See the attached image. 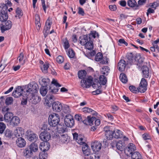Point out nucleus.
<instances>
[{"label": "nucleus", "instance_id": "f257e3e1", "mask_svg": "<svg viewBox=\"0 0 159 159\" xmlns=\"http://www.w3.org/2000/svg\"><path fill=\"white\" fill-rule=\"evenodd\" d=\"M127 64L132 65L135 64L138 66V68H141L142 66V63L143 62V58L139 54H136L134 55L132 53H128L126 56Z\"/></svg>", "mask_w": 159, "mask_h": 159}, {"label": "nucleus", "instance_id": "f03ea898", "mask_svg": "<svg viewBox=\"0 0 159 159\" xmlns=\"http://www.w3.org/2000/svg\"><path fill=\"white\" fill-rule=\"evenodd\" d=\"M81 86L84 88H88L91 85L93 88L97 89H100L101 84L98 80L96 79L93 80L92 77L90 76L86 80H81L80 82Z\"/></svg>", "mask_w": 159, "mask_h": 159}, {"label": "nucleus", "instance_id": "7ed1b4c3", "mask_svg": "<svg viewBox=\"0 0 159 159\" xmlns=\"http://www.w3.org/2000/svg\"><path fill=\"white\" fill-rule=\"evenodd\" d=\"M147 82L146 80L144 78L141 79L139 84V86L138 88H136L134 86H130L129 89L132 92L134 93L137 92H140L141 93H144L147 90Z\"/></svg>", "mask_w": 159, "mask_h": 159}, {"label": "nucleus", "instance_id": "20e7f679", "mask_svg": "<svg viewBox=\"0 0 159 159\" xmlns=\"http://www.w3.org/2000/svg\"><path fill=\"white\" fill-rule=\"evenodd\" d=\"M59 115L57 114L53 113L50 115L48 117V121L49 125L52 127H56L60 121Z\"/></svg>", "mask_w": 159, "mask_h": 159}, {"label": "nucleus", "instance_id": "39448f33", "mask_svg": "<svg viewBox=\"0 0 159 159\" xmlns=\"http://www.w3.org/2000/svg\"><path fill=\"white\" fill-rule=\"evenodd\" d=\"M39 88L38 85L36 84H28V89L26 90V95L29 96L30 95L36 94L38 91Z\"/></svg>", "mask_w": 159, "mask_h": 159}, {"label": "nucleus", "instance_id": "423d86ee", "mask_svg": "<svg viewBox=\"0 0 159 159\" xmlns=\"http://www.w3.org/2000/svg\"><path fill=\"white\" fill-rule=\"evenodd\" d=\"M7 8V6L6 4L4 5L2 7L0 14V20L2 22L8 19Z\"/></svg>", "mask_w": 159, "mask_h": 159}, {"label": "nucleus", "instance_id": "0eeeda50", "mask_svg": "<svg viewBox=\"0 0 159 159\" xmlns=\"http://www.w3.org/2000/svg\"><path fill=\"white\" fill-rule=\"evenodd\" d=\"M64 122L66 126L72 127L74 124V120L73 116L70 114L66 115L64 119Z\"/></svg>", "mask_w": 159, "mask_h": 159}, {"label": "nucleus", "instance_id": "6e6552de", "mask_svg": "<svg viewBox=\"0 0 159 159\" xmlns=\"http://www.w3.org/2000/svg\"><path fill=\"white\" fill-rule=\"evenodd\" d=\"M50 131H43L39 135L40 139L44 142H47L51 138Z\"/></svg>", "mask_w": 159, "mask_h": 159}, {"label": "nucleus", "instance_id": "1a4fd4ad", "mask_svg": "<svg viewBox=\"0 0 159 159\" xmlns=\"http://www.w3.org/2000/svg\"><path fill=\"white\" fill-rule=\"evenodd\" d=\"M36 94L30 95L31 97H29L28 101L29 102L35 104L40 101L41 99V98Z\"/></svg>", "mask_w": 159, "mask_h": 159}, {"label": "nucleus", "instance_id": "9d476101", "mask_svg": "<svg viewBox=\"0 0 159 159\" xmlns=\"http://www.w3.org/2000/svg\"><path fill=\"white\" fill-rule=\"evenodd\" d=\"M104 130L105 131V135L107 139L108 140L112 139L114 137L113 131L110 130L107 126L104 128Z\"/></svg>", "mask_w": 159, "mask_h": 159}, {"label": "nucleus", "instance_id": "9b49d317", "mask_svg": "<svg viewBox=\"0 0 159 159\" xmlns=\"http://www.w3.org/2000/svg\"><path fill=\"white\" fill-rule=\"evenodd\" d=\"M12 23L11 21L8 20L6 22L4 25H1V32L4 33L5 31L10 29L12 26Z\"/></svg>", "mask_w": 159, "mask_h": 159}, {"label": "nucleus", "instance_id": "f8f14e48", "mask_svg": "<svg viewBox=\"0 0 159 159\" xmlns=\"http://www.w3.org/2000/svg\"><path fill=\"white\" fill-rule=\"evenodd\" d=\"M52 106L53 110L55 112H59L62 110V105L61 103L59 102H53L52 104Z\"/></svg>", "mask_w": 159, "mask_h": 159}, {"label": "nucleus", "instance_id": "ddd939ff", "mask_svg": "<svg viewBox=\"0 0 159 159\" xmlns=\"http://www.w3.org/2000/svg\"><path fill=\"white\" fill-rule=\"evenodd\" d=\"M20 121V119L18 117L16 116H13L9 122L10 125L13 127H15L18 125Z\"/></svg>", "mask_w": 159, "mask_h": 159}, {"label": "nucleus", "instance_id": "4468645a", "mask_svg": "<svg viewBox=\"0 0 159 159\" xmlns=\"http://www.w3.org/2000/svg\"><path fill=\"white\" fill-rule=\"evenodd\" d=\"M136 149L135 145L132 143H129L127 147L125 149V153H126L127 154H132L133 151H134Z\"/></svg>", "mask_w": 159, "mask_h": 159}, {"label": "nucleus", "instance_id": "2eb2a0df", "mask_svg": "<svg viewBox=\"0 0 159 159\" xmlns=\"http://www.w3.org/2000/svg\"><path fill=\"white\" fill-rule=\"evenodd\" d=\"M27 132V138L29 141H35L37 140L38 136L35 134L31 131H28Z\"/></svg>", "mask_w": 159, "mask_h": 159}, {"label": "nucleus", "instance_id": "dca6fc26", "mask_svg": "<svg viewBox=\"0 0 159 159\" xmlns=\"http://www.w3.org/2000/svg\"><path fill=\"white\" fill-rule=\"evenodd\" d=\"M90 40V37H89L87 35H83L81 36L79 38L80 43L81 45L84 46Z\"/></svg>", "mask_w": 159, "mask_h": 159}, {"label": "nucleus", "instance_id": "f3484780", "mask_svg": "<svg viewBox=\"0 0 159 159\" xmlns=\"http://www.w3.org/2000/svg\"><path fill=\"white\" fill-rule=\"evenodd\" d=\"M101 143L98 142L93 143L91 145V147L93 151L95 152L99 151L101 149Z\"/></svg>", "mask_w": 159, "mask_h": 159}, {"label": "nucleus", "instance_id": "a211bd4d", "mask_svg": "<svg viewBox=\"0 0 159 159\" xmlns=\"http://www.w3.org/2000/svg\"><path fill=\"white\" fill-rule=\"evenodd\" d=\"M23 153L24 156L26 158H30L34 155L32 152L30 150L28 147L24 149Z\"/></svg>", "mask_w": 159, "mask_h": 159}, {"label": "nucleus", "instance_id": "6ab92c4d", "mask_svg": "<svg viewBox=\"0 0 159 159\" xmlns=\"http://www.w3.org/2000/svg\"><path fill=\"white\" fill-rule=\"evenodd\" d=\"M50 18H48L45 23V27L44 28V31H45L46 33L48 34L49 32V29L50 28L52 24V22L50 19Z\"/></svg>", "mask_w": 159, "mask_h": 159}, {"label": "nucleus", "instance_id": "aec40b11", "mask_svg": "<svg viewBox=\"0 0 159 159\" xmlns=\"http://www.w3.org/2000/svg\"><path fill=\"white\" fill-rule=\"evenodd\" d=\"M16 144L20 148L24 147L26 145V142L25 139L21 137L18 138L16 141Z\"/></svg>", "mask_w": 159, "mask_h": 159}, {"label": "nucleus", "instance_id": "412c9836", "mask_svg": "<svg viewBox=\"0 0 159 159\" xmlns=\"http://www.w3.org/2000/svg\"><path fill=\"white\" fill-rule=\"evenodd\" d=\"M125 61L124 60H120L118 63V66L119 70L121 71H124L126 67Z\"/></svg>", "mask_w": 159, "mask_h": 159}, {"label": "nucleus", "instance_id": "4be33fe9", "mask_svg": "<svg viewBox=\"0 0 159 159\" xmlns=\"http://www.w3.org/2000/svg\"><path fill=\"white\" fill-rule=\"evenodd\" d=\"M142 67V73L143 76L145 78H148L150 76L149 72V68L147 66H144L142 65L141 67Z\"/></svg>", "mask_w": 159, "mask_h": 159}, {"label": "nucleus", "instance_id": "5701e85b", "mask_svg": "<svg viewBox=\"0 0 159 159\" xmlns=\"http://www.w3.org/2000/svg\"><path fill=\"white\" fill-rule=\"evenodd\" d=\"M111 144L112 148L116 146L117 148L120 151H122L123 150V145L121 143V141L116 142V141H113V143Z\"/></svg>", "mask_w": 159, "mask_h": 159}, {"label": "nucleus", "instance_id": "b1692460", "mask_svg": "<svg viewBox=\"0 0 159 159\" xmlns=\"http://www.w3.org/2000/svg\"><path fill=\"white\" fill-rule=\"evenodd\" d=\"M24 133V131L23 129L20 127H17L14 132V134L16 137H19L22 136V135Z\"/></svg>", "mask_w": 159, "mask_h": 159}, {"label": "nucleus", "instance_id": "393cba45", "mask_svg": "<svg viewBox=\"0 0 159 159\" xmlns=\"http://www.w3.org/2000/svg\"><path fill=\"white\" fill-rule=\"evenodd\" d=\"M82 147V150L85 156H88L90 154V149L88 148V145L84 143Z\"/></svg>", "mask_w": 159, "mask_h": 159}, {"label": "nucleus", "instance_id": "a878e982", "mask_svg": "<svg viewBox=\"0 0 159 159\" xmlns=\"http://www.w3.org/2000/svg\"><path fill=\"white\" fill-rule=\"evenodd\" d=\"M127 4L130 7H135V9H139V5L137 4V2L135 0H129L127 1Z\"/></svg>", "mask_w": 159, "mask_h": 159}, {"label": "nucleus", "instance_id": "bb28decb", "mask_svg": "<svg viewBox=\"0 0 159 159\" xmlns=\"http://www.w3.org/2000/svg\"><path fill=\"white\" fill-rule=\"evenodd\" d=\"M78 75L79 78L80 79H82V80H86L87 78H85L86 72L84 70H81L79 71L78 73Z\"/></svg>", "mask_w": 159, "mask_h": 159}, {"label": "nucleus", "instance_id": "cd10ccee", "mask_svg": "<svg viewBox=\"0 0 159 159\" xmlns=\"http://www.w3.org/2000/svg\"><path fill=\"white\" fill-rule=\"evenodd\" d=\"M36 27L38 30L40 29L41 24L40 23V18L38 14L35 15Z\"/></svg>", "mask_w": 159, "mask_h": 159}, {"label": "nucleus", "instance_id": "c85d7f7f", "mask_svg": "<svg viewBox=\"0 0 159 159\" xmlns=\"http://www.w3.org/2000/svg\"><path fill=\"white\" fill-rule=\"evenodd\" d=\"M12 114L10 112L6 113L4 116V119L5 122H10L11 118L13 117Z\"/></svg>", "mask_w": 159, "mask_h": 159}, {"label": "nucleus", "instance_id": "c756f323", "mask_svg": "<svg viewBox=\"0 0 159 159\" xmlns=\"http://www.w3.org/2000/svg\"><path fill=\"white\" fill-rule=\"evenodd\" d=\"M114 137L116 139L120 138L122 137L121 131L118 129L113 131Z\"/></svg>", "mask_w": 159, "mask_h": 159}, {"label": "nucleus", "instance_id": "7c9ffc66", "mask_svg": "<svg viewBox=\"0 0 159 159\" xmlns=\"http://www.w3.org/2000/svg\"><path fill=\"white\" fill-rule=\"evenodd\" d=\"M43 142L41 143V146H43L44 147L43 148L42 147H40V149L43 152H45L46 151H47L49 148V144H48V143L47 142Z\"/></svg>", "mask_w": 159, "mask_h": 159}, {"label": "nucleus", "instance_id": "2f4dec72", "mask_svg": "<svg viewBox=\"0 0 159 159\" xmlns=\"http://www.w3.org/2000/svg\"><path fill=\"white\" fill-rule=\"evenodd\" d=\"M43 142L41 143V146H43L44 147L43 148L42 147H40V149L43 152H45L46 151H47L49 148V144H48V143L47 142Z\"/></svg>", "mask_w": 159, "mask_h": 159}, {"label": "nucleus", "instance_id": "473e14b6", "mask_svg": "<svg viewBox=\"0 0 159 159\" xmlns=\"http://www.w3.org/2000/svg\"><path fill=\"white\" fill-rule=\"evenodd\" d=\"M85 48L89 50L93 49V43L92 41L90 40L84 45Z\"/></svg>", "mask_w": 159, "mask_h": 159}, {"label": "nucleus", "instance_id": "72a5a7b5", "mask_svg": "<svg viewBox=\"0 0 159 159\" xmlns=\"http://www.w3.org/2000/svg\"><path fill=\"white\" fill-rule=\"evenodd\" d=\"M28 148L33 153L38 150V145L36 143H31Z\"/></svg>", "mask_w": 159, "mask_h": 159}, {"label": "nucleus", "instance_id": "f704fd0d", "mask_svg": "<svg viewBox=\"0 0 159 159\" xmlns=\"http://www.w3.org/2000/svg\"><path fill=\"white\" fill-rule=\"evenodd\" d=\"M47 87L46 86H42L40 89V92L41 94L43 96H44L46 94L47 92Z\"/></svg>", "mask_w": 159, "mask_h": 159}, {"label": "nucleus", "instance_id": "c9c22d12", "mask_svg": "<svg viewBox=\"0 0 159 159\" xmlns=\"http://www.w3.org/2000/svg\"><path fill=\"white\" fill-rule=\"evenodd\" d=\"M99 80L101 84L104 85L106 84L107 79L105 76L103 75H100L99 77Z\"/></svg>", "mask_w": 159, "mask_h": 159}, {"label": "nucleus", "instance_id": "e433bc0d", "mask_svg": "<svg viewBox=\"0 0 159 159\" xmlns=\"http://www.w3.org/2000/svg\"><path fill=\"white\" fill-rule=\"evenodd\" d=\"M16 15L15 16V17L20 19L23 15V13L22 10L19 7H17L16 9Z\"/></svg>", "mask_w": 159, "mask_h": 159}, {"label": "nucleus", "instance_id": "4c0bfd02", "mask_svg": "<svg viewBox=\"0 0 159 159\" xmlns=\"http://www.w3.org/2000/svg\"><path fill=\"white\" fill-rule=\"evenodd\" d=\"M131 155L132 159H139L141 158L140 154L138 152H132V154H129Z\"/></svg>", "mask_w": 159, "mask_h": 159}, {"label": "nucleus", "instance_id": "58836bf2", "mask_svg": "<svg viewBox=\"0 0 159 159\" xmlns=\"http://www.w3.org/2000/svg\"><path fill=\"white\" fill-rule=\"evenodd\" d=\"M120 78L121 81L123 83H125L128 81L127 77L124 73H122L120 74Z\"/></svg>", "mask_w": 159, "mask_h": 159}, {"label": "nucleus", "instance_id": "ea45409f", "mask_svg": "<svg viewBox=\"0 0 159 159\" xmlns=\"http://www.w3.org/2000/svg\"><path fill=\"white\" fill-rule=\"evenodd\" d=\"M109 68L107 66L103 67L101 70V72L102 74L106 75H107L109 72Z\"/></svg>", "mask_w": 159, "mask_h": 159}, {"label": "nucleus", "instance_id": "a19ab883", "mask_svg": "<svg viewBox=\"0 0 159 159\" xmlns=\"http://www.w3.org/2000/svg\"><path fill=\"white\" fill-rule=\"evenodd\" d=\"M62 110L65 113L69 114L70 112V110L69 108V107L67 105H64L62 107Z\"/></svg>", "mask_w": 159, "mask_h": 159}, {"label": "nucleus", "instance_id": "79ce46f5", "mask_svg": "<svg viewBox=\"0 0 159 159\" xmlns=\"http://www.w3.org/2000/svg\"><path fill=\"white\" fill-rule=\"evenodd\" d=\"M58 86H53V85H52L50 88V90H51V92L53 93H55L57 92L59 89L58 87Z\"/></svg>", "mask_w": 159, "mask_h": 159}, {"label": "nucleus", "instance_id": "37998d69", "mask_svg": "<svg viewBox=\"0 0 159 159\" xmlns=\"http://www.w3.org/2000/svg\"><path fill=\"white\" fill-rule=\"evenodd\" d=\"M76 141L80 145H83L85 143L83 141V136L81 135H79L77 138V140H76Z\"/></svg>", "mask_w": 159, "mask_h": 159}, {"label": "nucleus", "instance_id": "c03bdc74", "mask_svg": "<svg viewBox=\"0 0 159 159\" xmlns=\"http://www.w3.org/2000/svg\"><path fill=\"white\" fill-rule=\"evenodd\" d=\"M48 154L45 152H42L39 155V159H46L47 157Z\"/></svg>", "mask_w": 159, "mask_h": 159}, {"label": "nucleus", "instance_id": "a18cd8bd", "mask_svg": "<svg viewBox=\"0 0 159 159\" xmlns=\"http://www.w3.org/2000/svg\"><path fill=\"white\" fill-rule=\"evenodd\" d=\"M96 118L94 117H91L90 116H88L87 120L89 125H93V122L96 120Z\"/></svg>", "mask_w": 159, "mask_h": 159}, {"label": "nucleus", "instance_id": "49530a36", "mask_svg": "<svg viewBox=\"0 0 159 159\" xmlns=\"http://www.w3.org/2000/svg\"><path fill=\"white\" fill-rule=\"evenodd\" d=\"M103 57V56L101 52H98L96 55L95 60L96 61H101Z\"/></svg>", "mask_w": 159, "mask_h": 159}, {"label": "nucleus", "instance_id": "de8ad7c7", "mask_svg": "<svg viewBox=\"0 0 159 159\" xmlns=\"http://www.w3.org/2000/svg\"><path fill=\"white\" fill-rule=\"evenodd\" d=\"M15 90L19 93H22V95L23 96L26 95V91H24V92H22L23 91V89L21 87H18Z\"/></svg>", "mask_w": 159, "mask_h": 159}, {"label": "nucleus", "instance_id": "09e8293b", "mask_svg": "<svg viewBox=\"0 0 159 159\" xmlns=\"http://www.w3.org/2000/svg\"><path fill=\"white\" fill-rule=\"evenodd\" d=\"M67 54L70 58H72L75 56V52L72 49H69L68 50Z\"/></svg>", "mask_w": 159, "mask_h": 159}, {"label": "nucleus", "instance_id": "8fccbe9b", "mask_svg": "<svg viewBox=\"0 0 159 159\" xmlns=\"http://www.w3.org/2000/svg\"><path fill=\"white\" fill-rule=\"evenodd\" d=\"M75 118L76 120L78 121H83L84 123L87 124L86 123V122L87 120H83L81 115H75Z\"/></svg>", "mask_w": 159, "mask_h": 159}, {"label": "nucleus", "instance_id": "3c124183", "mask_svg": "<svg viewBox=\"0 0 159 159\" xmlns=\"http://www.w3.org/2000/svg\"><path fill=\"white\" fill-rule=\"evenodd\" d=\"M49 67L48 64H45L43 65V67H41V69L43 72L46 73L48 72V70Z\"/></svg>", "mask_w": 159, "mask_h": 159}, {"label": "nucleus", "instance_id": "603ef678", "mask_svg": "<svg viewBox=\"0 0 159 159\" xmlns=\"http://www.w3.org/2000/svg\"><path fill=\"white\" fill-rule=\"evenodd\" d=\"M42 86H46L48 85V83L49 82V79L48 78H43L42 80Z\"/></svg>", "mask_w": 159, "mask_h": 159}, {"label": "nucleus", "instance_id": "864d4df0", "mask_svg": "<svg viewBox=\"0 0 159 159\" xmlns=\"http://www.w3.org/2000/svg\"><path fill=\"white\" fill-rule=\"evenodd\" d=\"M24 57V55L22 53L20 54L19 56L18 57V59L19 62H20L22 65H23L25 63L24 60L23 61Z\"/></svg>", "mask_w": 159, "mask_h": 159}, {"label": "nucleus", "instance_id": "5fc2aeb1", "mask_svg": "<svg viewBox=\"0 0 159 159\" xmlns=\"http://www.w3.org/2000/svg\"><path fill=\"white\" fill-rule=\"evenodd\" d=\"M6 128V125L2 122H0V134H2L5 129Z\"/></svg>", "mask_w": 159, "mask_h": 159}, {"label": "nucleus", "instance_id": "6e6d98bb", "mask_svg": "<svg viewBox=\"0 0 159 159\" xmlns=\"http://www.w3.org/2000/svg\"><path fill=\"white\" fill-rule=\"evenodd\" d=\"M56 60L57 63H61L64 61V58L62 56H59L57 57Z\"/></svg>", "mask_w": 159, "mask_h": 159}, {"label": "nucleus", "instance_id": "4d7b16f0", "mask_svg": "<svg viewBox=\"0 0 159 159\" xmlns=\"http://www.w3.org/2000/svg\"><path fill=\"white\" fill-rule=\"evenodd\" d=\"M42 129L44 130V131H50V130H51L50 126L47 124H44L43 125Z\"/></svg>", "mask_w": 159, "mask_h": 159}, {"label": "nucleus", "instance_id": "13d9d810", "mask_svg": "<svg viewBox=\"0 0 159 159\" xmlns=\"http://www.w3.org/2000/svg\"><path fill=\"white\" fill-rule=\"evenodd\" d=\"M68 136L66 135H62L60 137V139L61 142L64 143H66L67 141Z\"/></svg>", "mask_w": 159, "mask_h": 159}, {"label": "nucleus", "instance_id": "bf43d9fd", "mask_svg": "<svg viewBox=\"0 0 159 159\" xmlns=\"http://www.w3.org/2000/svg\"><path fill=\"white\" fill-rule=\"evenodd\" d=\"M5 135L7 137H10L12 135V132L9 129H7L5 132Z\"/></svg>", "mask_w": 159, "mask_h": 159}, {"label": "nucleus", "instance_id": "052dcab7", "mask_svg": "<svg viewBox=\"0 0 159 159\" xmlns=\"http://www.w3.org/2000/svg\"><path fill=\"white\" fill-rule=\"evenodd\" d=\"M13 102V98L11 97L7 98L5 101V103L6 105H9L11 104Z\"/></svg>", "mask_w": 159, "mask_h": 159}, {"label": "nucleus", "instance_id": "680f3d73", "mask_svg": "<svg viewBox=\"0 0 159 159\" xmlns=\"http://www.w3.org/2000/svg\"><path fill=\"white\" fill-rule=\"evenodd\" d=\"M46 100L51 101L52 102L55 100V98L52 95H48L46 96Z\"/></svg>", "mask_w": 159, "mask_h": 159}, {"label": "nucleus", "instance_id": "e2e57ef3", "mask_svg": "<svg viewBox=\"0 0 159 159\" xmlns=\"http://www.w3.org/2000/svg\"><path fill=\"white\" fill-rule=\"evenodd\" d=\"M28 96H26V95H24L23 96L25 97V98H23L22 100L21 101V104L23 105H26L27 102V99H28Z\"/></svg>", "mask_w": 159, "mask_h": 159}, {"label": "nucleus", "instance_id": "0e129e2a", "mask_svg": "<svg viewBox=\"0 0 159 159\" xmlns=\"http://www.w3.org/2000/svg\"><path fill=\"white\" fill-rule=\"evenodd\" d=\"M22 95V93H19L15 90L12 93V95L15 98H18Z\"/></svg>", "mask_w": 159, "mask_h": 159}, {"label": "nucleus", "instance_id": "69168bd1", "mask_svg": "<svg viewBox=\"0 0 159 159\" xmlns=\"http://www.w3.org/2000/svg\"><path fill=\"white\" fill-rule=\"evenodd\" d=\"M82 110L85 113H90L91 111H92V109L88 107H85L82 109Z\"/></svg>", "mask_w": 159, "mask_h": 159}, {"label": "nucleus", "instance_id": "338daca9", "mask_svg": "<svg viewBox=\"0 0 159 159\" xmlns=\"http://www.w3.org/2000/svg\"><path fill=\"white\" fill-rule=\"evenodd\" d=\"M151 4V7L152 8H154L155 9H156V7L159 5V3L157 2Z\"/></svg>", "mask_w": 159, "mask_h": 159}, {"label": "nucleus", "instance_id": "774afa93", "mask_svg": "<svg viewBox=\"0 0 159 159\" xmlns=\"http://www.w3.org/2000/svg\"><path fill=\"white\" fill-rule=\"evenodd\" d=\"M95 54V52L94 50H93L91 52L89 53L88 54V57L89 58L91 59V57H92L94 56Z\"/></svg>", "mask_w": 159, "mask_h": 159}]
</instances>
